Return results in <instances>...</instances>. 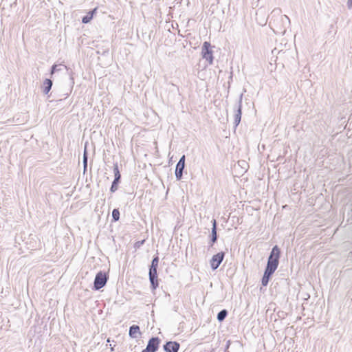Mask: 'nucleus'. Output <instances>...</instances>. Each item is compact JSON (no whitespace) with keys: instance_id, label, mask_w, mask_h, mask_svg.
<instances>
[{"instance_id":"nucleus-1","label":"nucleus","mask_w":352,"mask_h":352,"mask_svg":"<svg viewBox=\"0 0 352 352\" xmlns=\"http://www.w3.org/2000/svg\"><path fill=\"white\" fill-rule=\"evenodd\" d=\"M280 256V249L277 245L274 246L267 258V265L265 270L274 274L278 266Z\"/></svg>"},{"instance_id":"nucleus-2","label":"nucleus","mask_w":352,"mask_h":352,"mask_svg":"<svg viewBox=\"0 0 352 352\" xmlns=\"http://www.w3.org/2000/svg\"><path fill=\"white\" fill-rule=\"evenodd\" d=\"M158 263H159V257L157 256H154L151 261L150 267H149V272H148L149 280L151 283V288L153 290L155 289L159 286L157 273Z\"/></svg>"},{"instance_id":"nucleus-3","label":"nucleus","mask_w":352,"mask_h":352,"mask_svg":"<svg viewBox=\"0 0 352 352\" xmlns=\"http://www.w3.org/2000/svg\"><path fill=\"white\" fill-rule=\"evenodd\" d=\"M109 276L108 274L100 271L96 275L94 282V289L95 290H99L105 286Z\"/></svg>"},{"instance_id":"nucleus-4","label":"nucleus","mask_w":352,"mask_h":352,"mask_svg":"<svg viewBox=\"0 0 352 352\" xmlns=\"http://www.w3.org/2000/svg\"><path fill=\"white\" fill-rule=\"evenodd\" d=\"M211 45L209 42H204L202 45V57L203 58L206 59L209 64H212L213 63V55H212V51L211 50Z\"/></svg>"},{"instance_id":"nucleus-5","label":"nucleus","mask_w":352,"mask_h":352,"mask_svg":"<svg viewBox=\"0 0 352 352\" xmlns=\"http://www.w3.org/2000/svg\"><path fill=\"white\" fill-rule=\"evenodd\" d=\"M160 340L158 337H152L148 342L146 349L142 352H156L159 348Z\"/></svg>"},{"instance_id":"nucleus-6","label":"nucleus","mask_w":352,"mask_h":352,"mask_svg":"<svg viewBox=\"0 0 352 352\" xmlns=\"http://www.w3.org/2000/svg\"><path fill=\"white\" fill-rule=\"evenodd\" d=\"M242 98L243 94L239 96L237 103L235 104V113H234V127L236 128L240 123L241 120V108H242Z\"/></svg>"},{"instance_id":"nucleus-7","label":"nucleus","mask_w":352,"mask_h":352,"mask_svg":"<svg viewBox=\"0 0 352 352\" xmlns=\"http://www.w3.org/2000/svg\"><path fill=\"white\" fill-rule=\"evenodd\" d=\"M185 167V155H183L178 162L176 164L175 167V177L177 181H180L182 178L183 171Z\"/></svg>"},{"instance_id":"nucleus-8","label":"nucleus","mask_w":352,"mask_h":352,"mask_svg":"<svg viewBox=\"0 0 352 352\" xmlns=\"http://www.w3.org/2000/svg\"><path fill=\"white\" fill-rule=\"evenodd\" d=\"M224 256L225 253L223 252H220L213 255L210 260V267L213 270H217L219 267L224 258Z\"/></svg>"},{"instance_id":"nucleus-9","label":"nucleus","mask_w":352,"mask_h":352,"mask_svg":"<svg viewBox=\"0 0 352 352\" xmlns=\"http://www.w3.org/2000/svg\"><path fill=\"white\" fill-rule=\"evenodd\" d=\"M179 344L175 341H168L164 344L163 348L166 352H178Z\"/></svg>"},{"instance_id":"nucleus-10","label":"nucleus","mask_w":352,"mask_h":352,"mask_svg":"<svg viewBox=\"0 0 352 352\" xmlns=\"http://www.w3.org/2000/svg\"><path fill=\"white\" fill-rule=\"evenodd\" d=\"M129 336L131 338H137L142 336V333L140 331V327L136 324H133L129 327Z\"/></svg>"},{"instance_id":"nucleus-11","label":"nucleus","mask_w":352,"mask_h":352,"mask_svg":"<svg viewBox=\"0 0 352 352\" xmlns=\"http://www.w3.org/2000/svg\"><path fill=\"white\" fill-rule=\"evenodd\" d=\"M212 228L211 230V245H212L217 240V222L215 219L212 221Z\"/></svg>"},{"instance_id":"nucleus-12","label":"nucleus","mask_w":352,"mask_h":352,"mask_svg":"<svg viewBox=\"0 0 352 352\" xmlns=\"http://www.w3.org/2000/svg\"><path fill=\"white\" fill-rule=\"evenodd\" d=\"M52 81L50 79L46 78L43 82V92L44 94H47L49 91L51 90L52 87Z\"/></svg>"},{"instance_id":"nucleus-13","label":"nucleus","mask_w":352,"mask_h":352,"mask_svg":"<svg viewBox=\"0 0 352 352\" xmlns=\"http://www.w3.org/2000/svg\"><path fill=\"white\" fill-rule=\"evenodd\" d=\"M273 273L265 270L263 276L261 278V284L263 286H267Z\"/></svg>"},{"instance_id":"nucleus-14","label":"nucleus","mask_w":352,"mask_h":352,"mask_svg":"<svg viewBox=\"0 0 352 352\" xmlns=\"http://www.w3.org/2000/svg\"><path fill=\"white\" fill-rule=\"evenodd\" d=\"M228 311L226 309H222L221 310L218 314H217V319L219 322H222L225 320V318L227 317L228 316Z\"/></svg>"},{"instance_id":"nucleus-15","label":"nucleus","mask_w":352,"mask_h":352,"mask_svg":"<svg viewBox=\"0 0 352 352\" xmlns=\"http://www.w3.org/2000/svg\"><path fill=\"white\" fill-rule=\"evenodd\" d=\"M95 10H96V9H94L91 12H89L87 15L84 16L82 19V23L86 24V23H88L89 22H90V21L93 18V14Z\"/></svg>"},{"instance_id":"nucleus-16","label":"nucleus","mask_w":352,"mask_h":352,"mask_svg":"<svg viewBox=\"0 0 352 352\" xmlns=\"http://www.w3.org/2000/svg\"><path fill=\"white\" fill-rule=\"evenodd\" d=\"M113 173H114V179L116 180V182H120L121 178V175L120 173L118 166L117 164H114L113 166Z\"/></svg>"},{"instance_id":"nucleus-17","label":"nucleus","mask_w":352,"mask_h":352,"mask_svg":"<svg viewBox=\"0 0 352 352\" xmlns=\"http://www.w3.org/2000/svg\"><path fill=\"white\" fill-rule=\"evenodd\" d=\"M120 219V211L118 208H115L112 211V221H118Z\"/></svg>"},{"instance_id":"nucleus-18","label":"nucleus","mask_w":352,"mask_h":352,"mask_svg":"<svg viewBox=\"0 0 352 352\" xmlns=\"http://www.w3.org/2000/svg\"><path fill=\"white\" fill-rule=\"evenodd\" d=\"M119 182H116V180L113 179V182L111 184V186L110 188V191L111 192H116L118 190Z\"/></svg>"},{"instance_id":"nucleus-19","label":"nucleus","mask_w":352,"mask_h":352,"mask_svg":"<svg viewBox=\"0 0 352 352\" xmlns=\"http://www.w3.org/2000/svg\"><path fill=\"white\" fill-rule=\"evenodd\" d=\"M87 160H88L87 151V148H85L84 153H83V160H82L85 169L87 168Z\"/></svg>"},{"instance_id":"nucleus-20","label":"nucleus","mask_w":352,"mask_h":352,"mask_svg":"<svg viewBox=\"0 0 352 352\" xmlns=\"http://www.w3.org/2000/svg\"><path fill=\"white\" fill-rule=\"evenodd\" d=\"M58 67V65H54L52 67V69H51V74H53L56 71H60L62 70L61 67L60 68H57Z\"/></svg>"},{"instance_id":"nucleus-21","label":"nucleus","mask_w":352,"mask_h":352,"mask_svg":"<svg viewBox=\"0 0 352 352\" xmlns=\"http://www.w3.org/2000/svg\"><path fill=\"white\" fill-rule=\"evenodd\" d=\"M347 7L349 9L352 8V0H348V1H347Z\"/></svg>"},{"instance_id":"nucleus-22","label":"nucleus","mask_w":352,"mask_h":352,"mask_svg":"<svg viewBox=\"0 0 352 352\" xmlns=\"http://www.w3.org/2000/svg\"><path fill=\"white\" fill-rule=\"evenodd\" d=\"M282 17H283V18H284V19H286L287 21H288V22L289 23V21H289V17H288L287 16H286V15H283Z\"/></svg>"},{"instance_id":"nucleus-23","label":"nucleus","mask_w":352,"mask_h":352,"mask_svg":"<svg viewBox=\"0 0 352 352\" xmlns=\"http://www.w3.org/2000/svg\"><path fill=\"white\" fill-rule=\"evenodd\" d=\"M256 2H254L253 4H254V5H255V6H256V7H257V6H258V1H259L260 0H256Z\"/></svg>"},{"instance_id":"nucleus-24","label":"nucleus","mask_w":352,"mask_h":352,"mask_svg":"<svg viewBox=\"0 0 352 352\" xmlns=\"http://www.w3.org/2000/svg\"><path fill=\"white\" fill-rule=\"evenodd\" d=\"M60 67H63L64 68H67V67L65 65H60Z\"/></svg>"},{"instance_id":"nucleus-25","label":"nucleus","mask_w":352,"mask_h":352,"mask_svg":"<svg viewBox=\"0 0 352 352\" xmlns=\"http://www.w3.org/2000/svg\"><path fill=\"white\" fill-rule=\"evenodd\" d=\"M107 342H108V343H110V340H109V339H108V340H107Z\"/></svg>"}]
</instances>
